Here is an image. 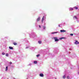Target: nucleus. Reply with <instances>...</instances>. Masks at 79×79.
Masks as SVG:
<instances>
[{
	"mask_svg": "<svg viewBox=\"0 0 79 79\" xmlns=\"http://www.w3.org/2000/svg\"><path fill=\"white\" fill-rule=\"evenodd\" d=\"M44 16L43 18H42V20H41V22H42V23H43V21H44Z\"/></svg>",
	"mask_w": 79,
	"mask_h": 79,
	"instance_id": "7",
	"label": "nucleus"
},
{
	"mask_svg": "<svg viewBox=\"0 0 79 79\" xmlns=\"http://www.w3.org/2000/svg\"><path fill=\"white\" fill-rule=\"evenodd\" d=\"M7 70H8V66H6V71H7Z\"/></svg>",
	"mask_w": 79,
	"mask_h": 79,
	"instance_id": "11",
	"label": "nucleus"
},
{
	"mask_svg": "<svg viewBox=\"0 0 79 79\" xmlns=\"http://www.w3.org/2000/svg\"><path fill=\"white\" fill-rule=\"evenodd\" d=\"M60 31L61 32H66V31L64 30H60Z\"/></svg>",
	"mask_w": 79,
	"mask_h": 79,
	"instance_id": "3",
	"label": "nucleus"
},
{
	"mask_svg": "<svg viewBox=\"0 0 79 79\" xmlns=\"http://www.w3.org/2000/svg\"><path fill=\"white\" fill-rule=\"evenodd\" d=\"M40 77H44V75L42 73H40Z\"/></svg>",
	"mask_w": 79,
	"mask_h": 79,
	"instance_id": "5",
	"label": "nucleus"
},
{
	"mask_svg": "<svg viewBox=\"0 0 79 79\" xmlns=\"http://www.w3.org/2000/svg\"><path fill=\"white\" fill-rule=\"evenodd\" d=\"M10 64H12V62H10Z\"/></svg>",
	"mask_w": 79,
	"mask_h": 79,
	"instance_id": "22",
	"label": "nucleus"
},
{
	"mask_svg": "<svg viewBox=\"0 0 79 79\" xmlns=\"http://www.w3.org/2000/svg\"><path fill=\"white\" fill-rule=\"evenodd\" d=\"M2 54L3 55H5V54L4 52H2Z\"/></svg>",
	"mask_w": 79,
	"mask_h": 79,
	"instance_id": "14",
	"label": "nucleus"
},
{
	"mask_svg": "<svg viewBox=\"0 0 79 79\" xmlns=\"http://www.w3.org/2000/svg\"><path fill=\"white\" fill-rule=\"evenodd\" d=\"M40 17H39L36 20V21L37 22H38V21H40Z\"/></svg>",
	"mask_w": 79,
	"mask_h": 79,
	"instance_id": "2",
	"label": "nucleus"
},
{
	"mask_svg": "<svg viewBox=\"0 0 79 79\" xmlns=\"http://www.w3.org/2000/svg\"><path fill=\"white\" fill-rule=\"evenodd\" d=\"M38 43L39 44H41V43H42V41H38Z\"/></svg>",
	"mask_w": 79,
	"mask_h": 79,
	"instance_id": "10",
	"label": "nucleus"
},
{
	"mask_svg": "<svg viewBox=\"0 0 79 79\" xmlns=\"http://www.w3.org/2000/svg\"><path fill=\"white\" fill-rule=\"evenodd\" d=\"M34 63L35 64H37V61H34Z\"/></svg>",
	"mask_w": 79,
	"mask_h": 79,
	"instance_id": "12",
	"label": "nucleus"
},
{
	"mask_svg": "<svg viewBox=\"0 0 79 79\" xmlns=\"http://www.w3.org/2000/svg\"><path fill=\"white\" fill-rule=\"evenodd\" d=\"M7 79H8V78Z\"/></svg>",
	"mask_w": 79,
	"mask_h": 79,
	"instance_id": "28",
	"label": "nucleus"
},
{
	"mask_svg": "<svg viewBox=\"0 0 79 79\" xmlns=\"http://www.w3.org/2000/svg\"><path fill=\"white\" fill-rule=\"evenodd\" d=\"M28 48V47H27V48Z\"/></svg>",
	"mask_w": 79,
	"mask_h": 79,
	"instance_id": "27",
	"label": "nucleus"
},
{
	"mask_svg": "<svg viewBox=\"0 0 79 79\" xmlns=\"http://www.w3.org/2000/svg\"><path fill=\"white\" fill-rule=\"evenodd\" d=\"M39 56H40V55L38 54L36 56H37V57H39Z\"/></svg>",
	"mask_w": 79,
	"mask_h": 79,
	"instance_id": "18",
	"label": "nucleus"
},
{
	"mask_svg": "<svg viewBox=\"0 0 79 79\" xmlns=\"http://www.w3.org/2000/svg\"><path fill=\"white\" fill-rule=\"evenodd\" d=\"M65 77H66L65 76V75H64V76H63V78L64 79V78H65Z\"/></svg>",
	"mask_w": 79,
	"mask_h": 79,
	"instance_id": "16",
	"label": "nucleus"
},
{
	"mask_svg": "<svg viewBox=\"0 0 79 79\" xmlns=\"http://www.w3.org/2000/svg\"><path fill=\"white\" fill-rule=\"evenodd\" d=\"M43 28L44 29H45V26H43Z\"/></svg>",
	"mask_w": 79,
	"mask_h": 79,
	"instance_id": "17",
	"label": "nucleus"
},
{
	"mask_svg": "<svg viewBox=\"0 0 79 79\" xmlns=\"http://www.w3.org/2000/svg\"><path fill=\"white\" fill-rule=\"evenodd\" d=\"M9 48H10V50H13V47H9Z\"/></svg>",
	"mask_w": 79,
	"mask_h": 79,
	"instance_id": "6",
	"label": "nucleus"
},
{
	"mask_svg": "<svg viewBox=\"0 0 79 79\" xmlns=\"http://www.w3.org/2000/svg\"><path fill=\"white\" fill-rule=\"evenodd\" d=\"M39 27L40 28V27H41V26H40V25H39Z\"/></svg>",
	"mask_w": 79,
	"mask_h": 79,
	"instance_id": "24",
	"label": "nucleus"
},
{
	"mask_svg": "<svg viewBox=\"0 0 79 79\" xmlns=\"http://www.w3.org/2000/svg\"><path fill=\"white\" fill-rule=\"evenodd\" d=\"M60 25H59V27H60Z\"/></svg>",
	"mask_w": 79,
	"mask_h": 79,
	"instance_id": "26",
	"label": "nucleus"
},
{
	"mask_svg": "<svg viewBox=\"0 0 79 79\" xmlns=\"http://www.w3.org/2000/svg\"><path fill=\"white\" fill-rule=\"evenodd\" d=\"M6 56H8V53H6Z\"/></svg>",
	"mask_w": 79,
	"mask_h": 79,
	"instance_id": "15",
	"label": "nucleus"
},
{
	"mask_svg": "<svg viewBox=\"0 0 79 79\" xmlns=\"http://www.w3.org/2000/svg\"><path fill=\"white\" fill-rule=\"evenodd\" d=\"M74 8H75L76 10H77V9H78V7L75 6L74 7Z\"/></svg>",
	"mask_w": 79,
	"mask_h": 79,
	"instance_id": "9",
	"label": "nucleus"
},
{
	"mask_svg": "<svg viewBox=\"0 0 79 79\" xmlns=\"http://www.w3.org/2000/svg\"><path fill=\"white\" fill-rule=\"evenodd\" d=\"M67 79H69V76H67Z\"/></svg>",
	"mask_w": 79,
	"mask_h": 79,
	"instance_id": "19",
	"label": "nucleus"
},
{
	"mask_svg": "<svg viewBox=\"0 0 79 79\" xmlns=\"http://www.w3.org/2000/svg\"><path fill=\"white\" fill-rule=\"evenodd\" d=\"M73 10V9L72 8H71L70 9V10Z\"/></svg>",
	"mask_w": 79,
	"mask_h": 79,
	"instance_id": "20",
	"label": "nucleus"
},
{
	"mask_svg": "<svg viewBox=\"0 0 79 79\" xmlns=\"http://www.w3.org/2000/svg\"><path fill=\"white\" fill-rule=\"evenodd\" d=\"M13 44L14 45H17V43H16V42H14Z\"/></svg>",
	"mask_w": 79,
	"mask_h": 79,
	"instance_id": "8",
	"label": "nucleus"
},
{
	"mask_svg": "<svg viewBox=\"0 0 79 79\" xmlns=\"http://www.w3.org/2000/svg\"><path fill=\"white\" fill-rule=\"evenodd\" d=\"M56 33H58V32H55L52 33V34H55Z\"/></svg>",
	"mask_w": 79,
	"mask_h": 79,
	"instance_id": "21",
	"label": "nucleus"
},
{
	"mask_svg": "<svg viewBox=\"0 0 79 79\" xmlns=\"http://www.w3.org/2000/svg\"><path fill=\"white\" fill-rule=\"evenodd\" d=\"M54 39L55 42H57V41H58V40H59V39H57V37H54Z\"/></svg>",
	"mask_w": 79,
	"mask_h": 79,
	"instance_id": "1",
	"label": "nucleus"
},
{
	"mask_svg": "<svg viewBox=\"0 0 79 79\" xmlns=\"http://www.w3.org/2000/svg\"><path fill=\"white\" fill-rule=\"evenodd\" d=\"M75 44H79V42H77V40H75Z\"/></svg>",
	"mask_w": 79,
	"mask_h": 79,
	"instance_id": "4",
	"label": "nucleus"
},
{
	"mask_svg": "<svg viewBox=\"0 0 79 79\" xmlns=\"http://www.w3.org/2000/svg\"><path fill=\"white\" fill-rule=\"evenodd\" d=\"M64 37H62V38H60L59 39L60 40H61L62 39H64Z\"/></svg>",
	"mask_w": 79,
	"mask_h": 79,
	"instance_id": "13",
	"label": "nucleus"
},
{
	"mask_svg": "<svg viewBox=\"0 0 79 79\" xmlns=\"http://www.w3.org/2000/svg\"><path fill=\"white\" fill-rule=\"evenodd\" d=\"M74 17L75 18H76V16H75Z\"/></svg>",
	"mask_w": 79,
	"mask_h": 79,
	"instance_id": "25",
	"label": "nucleus"
},
{
	"mask_svg": "<svg viewBox=\"0 0 79 79\" xmlns=\"http://www.w3.org/2000/svg\"><path fill=\"white\" fill-rule=\"evenodd\" d=\"M70 35H71V36H73V34H71Z\"/></svg>",
	"mask_w": 79,
	"mask_h": 79,
	"instance_id": "23",
	"label": "nucleus"
}]
</instances>
